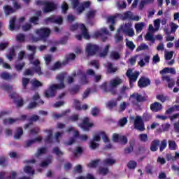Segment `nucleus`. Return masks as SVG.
<instances>
[{
    "mask_svg": "<svg viewBox=\"0 0 179 179\" xmlns=\"http://www.w3.org/2000/svg\"><path fill=\"white\" fill-rule=\"evenodd\" d=\"M167 148V140L164 139L163 141H161L160 145H159V152H163L164 149Z\"/></svg>",
    "mask_w": 179,
    "mask_h": 179,
    "instance_id": "obj_44",
    "label": "nucleus"
},
{
    "mask_svg": "<svg viewBox=\"0 0 179 179\" xmlns=\"http://www.w3.org/2000/svg\"><path fill=\"white\" fill-rule=\"evenodd\" d=\"M40 18L37 16H33L29 19V22L32 23L33 24H38V21Z\"/></svg>",
    "mask_w": 179,
    "mask_h": 179,
    "instance_id": "obj_57",
    "label": "nucleus"
},
{
    "mask_svg": "<svg viewBox=\"0 0 179 179\" xmlns=\"http://www.w3.org/2000/svg\"><path fill=\"white\" fill-rule=\"evenodd\" d=\"M34 54L35 53H31L29 55L28 58L31 64L34 65V67H32V69H34L36 73H38V75L40 76L43 73V71H41V66H40V60L36 59L34 61Z\"/></svg>",
    "mask_w": 179,
    "mask_h": 179,
    "instance_id": "obj_4",
    "label": "nucleus"
},
{
    "mask_svg": "<svg viewBox=\"0 0 179 179\" xmlns=\"http://www.w3.org/2000/svg\"><path fill=\"white\" fill-rule=\"evenodd\" d=\"M160 145V140L159 139H155L152 141L151 145H150V150L151 152H157V150L159 149L157 146Z\"/></svg>",
    "mask_w": 179,
    "mask_h": 179,
    "instance_id": "obj_19",
    "label": "nucleus"
},
{
    "mask_svg": "<svg viewBox=\"0 0 179 179\" xmlns=\"http://www.w3.org/2000/svg\"><path fill=\"white\" fill-rule=\"evenodd\" d=\"M143 27H145V23L141 22L135 24V29L136 31H142L143 30Z\"/></svg>",
    "mask_w": 179,
    "mask_h": 179,
    "instance_id": "obj_49",
    "label": "nucleus"
},
{
    "mask_svg": "<svg viewBox=\"0 0 179 179\" xmlns=\"http://www.w3.org/2000/svg\"><path fill=\"white\" fill-rule=\"evenodd\" d=\"M121 83H122L121 78H115L110 81V85L112 87H117L119 85H121Z\"/></svg>",
    "mask_w": 179,
    "mask_h": 179,
    "instance_id": "obj_27",
    "label": "nucleus"
},
{
    "mask_svg": "<svg viewBox=\"0 0 179 179\" xmlns=\"http://www.w3.org/2000/svg\"><path fill=\"white\" fill-rule=\"evenodd\" d=\"M25 65L26 63L22 62L21 64H15V68L17 72H20L24 68Z\"/></svg>",
    "mask_w": 179,
    "mask_h": 179,
    "instance_id": "obj_55",
    "label": "nucleus"
},
{
    "mask_svg": "<svg viewBox=\"0 0 179 179\" xmlns=\"http://www.w3.org/2000/svg\"><path fill=\"white\" fill-rule=\"evenodd\" d=\"M94 125L93 123H90V119L89 117H85L83 122L78 124V127L81 128L83 131H90V128H92Z\"/></svg>",
    "mask_w": 179,
    "mask_h": 179,
    "instance_id": "obj_10",
    "label": "nucleus"
},
{
    "mask_svg": "<svg viewBox=\"0 0 179 179\" xmlns=\"http://www.w3.org/2000/svg\"><path fill=\"white\" fill-rule=\"evenodd\" d=\"M71 5L72 9L74 10H77L78 13H83L85 12V10L87 8H90V1H85L83 3H80L79 0H71Z\"/></svg>",
    "mask_w": 179,
    "mask_h": 179,
    "instance_id": "obj_3",
    "label": "nucleus"
},
{
    "mask_svg": "<svg viewBox=\"0 0 179 179\" xmlns=\"http://www.w3.org/2000/svg\"><path fill=\"white\" fill-rule=\"evenodd\" d=\"M117 104H118V102H117V101H109L106 103V107L107 108H108V110H112L115 107H117Z\"/></svg>",
    "mask_w": 179,
    "mask_h": 179,
    "instance_id": "obj_34",
    "label": "nucleus"
},
{
    "mask_svg": "<svg viewBox=\"0 0 179 179\" xmlns=\"http://www.w3.org/2000/svg\"><path fill=\"white\" fill-rule=\"evenodd\" d=\"M99 50V45H93L92 43H88L86 47V52L87 53V55H89L90 57L96 55Z\"/></svg>",
    "mask_w": 179,
    "mask_h": 179,
    "instance_id": "obj_11",
    "label": "nucleus"
},
{
    "mask_svg": "<svg viewBox=\"0 0 179 179\" xmlns=\"http://www.w3.org/2000/svg\"><path fill=\"white\" fill-rule=\"evenodd\" d=\"M52 152L55 153L56 156H64V152H62V151H61L58 147H55Z\"/></svg>",
    "mask_w": 179,
    "mask_h": 179,
    "instance_id": "obj_51",
    "label": "nucleus"
},
{
    "mask_svg": "<svg viewBox=\"0 0 179 179\" xmlns=\"http://www.w3.org/2000/svg\"><path fill=\"white\" fill-rule=\"evenodd\" d=\"M169 150H177V143L176 141L169 140Z\"/></svg>",
    "mask_w": 179,
    "mask_h": 179,
    "instance_id": "obj_37",
    "label": "nucleus"
},
{
    "mask_svg": "<svg viewBox=\"0 0 179 179\" xmlns=\"http://www.w3.org/2000/svg\"><path fill=\"white\" fill-rule=\"evenodd\" d=\"M157 100H159V101H161V103H166V101H169V96H164V94H157L156 96Z\"/></svg>",
    "mask_w": 179,
    "mask_h": 179,
    "instance_id": "obj_32",
    "label": "nucleus"
},
{
    "mask_svg": "<svg viewBox=\"0 0 179 179\" xmlns=\"http://www.w3.org/2000/svg\"><path fill=\"white\" fill-rule=\"evenodd\" d=\"M103 34H108V31L106 28L101 29L100 31L95 32V37H101Z\"/></svg>",
    "mask_w": 179,
    "mask_h": 179,
    "instance_id": "obj_35",
    "label": "nucleus"
},
{
    "mask_svg": "<svg viewBox=\"0 0 179 179\" xmlns=\"http://www.w3.org/2000/svg\"><path fill=\"white\" fill-rule=\"evenodd\" d=\"M132 27V24L128 22L126 23L124 25H122L118 29H117V33H120V31H123V33H127L128 30H130Z\"/></svg>",
    "mask_w": 179,
    "mask_h": 179,
    "instance_id": "obj_21",
    "label": "nucleus"
},
{
    "mask_svg": "<svg viewBox=\"0 0 179 179\" xmlns=\"http://www.w3.org/2000/svg\"><path fill=\"white\" fill-rule=\"evenodd\" d=\"M119 143H121V145H127V143H128V138L125 136H120Z\"/></svg>",
    "mask_w": 179,
    "mask_h": 179,
    "instance_id": "obj_53",
    "label": "nucleus"
},
{
    "mask_svg": "<svg viewBox=\"0 0 179 179\" xmlns=\"http://www.w3.org/2000/svg\"><path fill=\"white\" fill-rule=\"evenodd\" d=\"M110 58H112V59H115L117 61L120 59V58H121V55H120V53H118V52L112 51L110 52Z\"/></svg>",
    "mask_w": 179,
    "mask_h": 179,
    "instance_id": "obj_42",
    "label": "nucleus"
},
{
    "mask_svg": "<svg viewBox=\"0 0 179 179\" xmlns=\"http://www.w3.org/2000/svg\"><path fill=\"white\" fill-rule=\"evenodd\" d=\"M82 153H83V149L82 147H76V150L73 151V155L76 157H78V155H82Z\"/></svg>",
    "mask_w": 179,
    "mask_h": 179,
    "instance_id": "obj_40",
    "label": "nucleus"
},
{
    "mask_svg": "<svg viewBox=\"0 0 179 179\" xmlns=\"http://www.w3.org/2000/svg\"><path fill=\"white\" fill-rule=\"evenodd\" d=\"M1 89L5 90L6 92H10L12 90V86L6 83H3L1 85Z\"/></svg>",
    "mask_w": 179,
    "mask_h": 179,
    "instance_id": "obj_48",
    "label": "nucleus"
},
{
    "mask_svg": "<svg viewBox=\"0 0 179 179\" xmlns=\"http://www.w3.org/2000/svg\"><path fill=\"white\" fill-rule=\"evenodd\" d=\"M162 80L163 81L166 80L167 82L168 87L169 89H171V87H173L176 85L174 80L171 78L170 76H162Z\"/></svg>",
    "mask_w": 179,
    "mask_h": 179,
    "instance_id": "obj_18",
    "label": "nucleus"
},
{
    "mask_svg": "<svg viewBox=\"0 0 179 179\" xmlns=\"http://www.w3.org/2000/svg\"><path fill=\"white\" fill-rule=\"evenodd\" d=\"M139 139L141 142H148V134H141L139 135Z\"/></svg>",
    "mask_w": 179,
    "mask_h": 179,
    "instance_id": "obj_61",
    "label": "nucleus"
},
{
    "mask_svg": "<svg viewBox=\"0 0 179 179\" xmlns=\"http://www.w3.org/2000/svg\"><path fill=\"white\" fill-rule=\"evenodd\" d=\"M102 163L104 166H113V164H115V160L111 158H107L103 159Z\"/></svg>",
    "mask_w": 179,
    "mask_h": 179,
    "instance_id": "obj_30",
    "label": "nucleus"
},
{
    "mask_svg": "<svg viewBox=\"0 0 179 179\" xmlns=\"http://www.w3.org/2000/svg\"><path fill=\"white\" fill-rule=\"evenodd\" d=\"M17 119H13L12 117L10 118H5L3 120V125H12V124H15V122H17Z\"/></svg>",
    "mask_w": 179,
    "mask_h": 179,
    "instance_id": "obj_28",
    "label": "nucleus"
},
{
    "mask_svg": "<svg viewBox=\"0 0 179 179\" xmlns=\"http://www.w3.org/2000/svg\"><path fill=\"white\" fill-rule=\"evenodd\" d=\"M76 58V55L75 53H70L69 55L66 56L65 61L63 62L64 65H66L69 61H73Z\"/></svg>",
    "mask_w": 179,
    "mask_h": 179,
    "instance_id": "obj_26",
    "label": "nucleus"
},
{
    "mask_svg": "<svg viewBox=\"0 0 179 179\" xmlns=\"http://www.w3.org/2000/svg\"><path fill=\"white\" fill-rule=\"evenodd\" d=\"M77 75L78 76H80V80L81 85H87V83H89V80H87V76L85 72H83V71L78 70L77 71Z\"/></svg>",
    "mask_w": 179,
    "mask_h": 179,
    "instance_id": "obj_14",
    "label": "nucleus"
},
{
    "mask_svg": "<svg viewBox=\"0 0 179 179\" xmlns=\"http://www.w3.org/2000/svg\"><path fill=\"white\" fill-rule=\"evenodd\" d=\"M80 91V86L76 85L71 88L69 89V92L72 96H75V94H78V92Z\"/></svg>",
    "mask_w": 179,
    "mask_h": 179,
    "instance_id": "obj_22",
    "label": "nucleus"
},
{
    "mask_svg": "<svg viewBox=\"0 0 179 179\" xmlns=\"http://www.w3.org/2000/svg\"><path fill=\"white\" fill-rule=\"evenodd\" d=\"M45 22L48 24V23H55L56 24H62L64 22V19L62 17H57L56 15H50L45 19Z\"/></svg>",
    "mask_w": 179,
    "mask_h": 179,
    "instance_id": "obj_9",
    "label": "nucleus"
},
{
    "mask_svg": "<svg viewBox=\"0 0 179 179\" xmlns=\"http://www.w3.org/2000/svg\"><path fill=\"white\" fill-rule=\"evenodd\" d=\"M134 143H130L129 146L124 148V154L129 155V153H132L134 152Z\"/></svg>",
    "mask_w": 179,
    "mask_h": 179,
    "instance_id": "obj_38",
    "label": "nucleus"
},
{
    "mask_svg": "<svg viewBox=\"0 0 179 179\" xmlns=\"http://www.w3.org/2000/svg\"><path fill=\"white\" fill-rule=\"evenodd\" d=\"M108 50H110V45H107L103 49V52L99 54L100 57H107Z\"/></svg>",
    "mask_w": 179,
    "mask_h": 179,
    "instance_id": "obj_58",
    "label": "nucleus"
},
{
    "mask_svg": "<svg viewBox=\"0 0 179 179\" xmlns=\"http://www.w3.org/2000/svg\"><path fill=\"white\" fill-rule=\"evenodd\" d=\"M80 29L82 31V34L76 35V38L79 41L82 40L83 38L85 40H89V38H90V35L89 34V32H87L86 25H85V24H80Z\"/></svg>",
    "mask_w": 179,
    "mask_h": 179,
    "instance_id": "obj_8",
    "label": "nucleus"
},
{
    "mask_svg": "<svg viewBox=\"0 0 179 179\" xmlns=\"http://www.w3.org/2000/svg\"><path fill=\"white\" fill-rule=\"evenodd\" d=\"M96 13H97V11L96 10H90L87 13V18L88 20H90V19H94L96 16Z\"/></svg>",
    "mask_w": 179,
    "mask_h": 179,
    "instance_id": "obj_39",
    "label": "nucleus"
},
{
    "mask_svg": "<svg viewBox=\"0 0 179 179\" xmlns=\"http://www.w3.org/2000/svg\"><path fill=\"white\" fill-rule=\"evenodd\" d=\"M3 9H4L5 15H6V16L15 12V10H13V8L10 7V6H4Z\"/></svg>",
    "mask_w": 179,
    "mask_h": 179,
    "instance_id": "obj_36",
    "label": "nucleus"
},
{
    "mask_svg": "<svg viewBox=\"0 0 179 179\" xmlns=\"http://www.w3.org/2000/svg\"><path fill=\"white\" fill-rule=\"evenodd\" d=\"M108 173H110L108 168L100 166L98 169V174H99V176H107Z\"/></svg>",
    "mask_w": 179,
    "mask_h": 179,
    "instance_id": "obj_25",
    "label": "nucleus"
},
{
    "mask_svg": "<svg viewBox=\"0 0 179 179\" xmlns=\"http://www.w3.org/2000/svg\"><path fill=\"white\" fill-rule=\"evenodd\" d=\"M117 71H118V68L113 66L112 63H108L107 67L108 73H115Z\"/></svg>",
    "mask_w": 179,
    "mask_h": 179,
    "instance_id": "obj_31",
    "label": "nucleus"
},
{
    "mask_svg": "<svg viewBox=\"0 0 179 179\" xmlns=\"http://www.w3.org/2000/svg\"><path fill=\"white\" fill-rule=\"evenodd\" d=\"M69 121L71 122H76V121H79V115L78 114H73L69 117Z\"/></svg>",
    "mask_w": 179,
    "mask_h": 179,
    "instance_id": "obj_54",
    "label": "nucleus"
},
{
    "mask_svg": "<svg viewBox=\"0 0 179 179\" xmlns=\"http://www.w3.org/2000/svg\"><path fill=\"white\" fill-rule=\"evenodd\" d=\"M57 79L60 83L59 84L52 85L48 90L44 92L45 97L50 99V97H55L57 95V90L65 89V73H62L57 76Z\"/></svg>",
    "mask_w": 179,
    "mask_h": 179,
    "instance_id": "obj_1",
    "label": "nucleus"
},
{
    "mask_svg": "<svg viewBox=\"0 0 179 179\" xmlns=\"http://www.w3.org/2000/svg\"><path fill=\"white\" fill-rule=\"evenodd\" d=\"M23 135V128L17 127L15 130L14 139H20Z\"/></svg>",
    "mask_w": 179,
    "mask_h": 179,
    "instance_id": "obj_23",
    "label": "nucleus"
},
{
    "mask_svg": "<svg viewBox=\"0 0 179 179\" xmlns=\"http://www.w3.org/2000/svg\"><path fill=\"white\" fill-rule=\"evenodd\" d=\"M152 120V115L149 113H145L143 115V119L142 117L137 115L136 116V119L134 120V128L135 129H137V131H140V132H143L145 129V122L150 121Z\"/></svg>",
    "mask_w": 179,
    "mask_h": 179,
    "instance_id": "obj_2",
    "label": "nucleus"
},
{
    "mask_svg": "<svg viewBox=\"0 0 179 179\" xmlns=\"http://www.w3.org/2000/svg\"><path fill=\"white\" fill-rule=\"evenodd\" d=\"M117 15H112L108 17L107 19V22L108 23H112V24H110L109 26V29L110 30V31H114V30H115V28L114 27V24H115V20L117 19Z\"/></svg>",
    "mask_w": 179,
    "mask_h": 179,
    "instance_id": "obj_16",
    "label": "nucleus"
},
{
    "mask_svg": "<svg viewBox=\"0 0 179 179\" xmlns=\"http://www.w3.org/2000/svg\"><path fill=\"white\" fill-rule=\"evenodd\" d=\"M45 153H47V148L43 147V148L38 149V151L35 154V156L37 159H38V157H40V156H41V155H44Z\"/></svg>",
    "mask_w": 179,
    "mask_h": 179,
    "instance_id": "obj_33",
    "label": "nucleus"
},
{
    "mask_svg": "<svg viewBox=\"0 0 179 179\" xmlns=\"http://www.w3.org/2000/svg\"><path fill=\"white\" fill-rule=\"evenodd\" d=\"M45 132H47V134H48V135L45 138V143H52V142H53L52 130V129H46V130H45Z\"/></svg>",
    "mask_w": 179,
    "mask_h": 179,
    "instance_id": "obj_20",
    "label": "nucleus"
},
{
    "mask_svg": "<svg viewBox=\"0 0 179 179\" xmlns=\"http://www.w3.org/2000/svg\"><path fill=\"white\" fill-rule=\"evenodd\" d=\"M99 135H102V139L103 142H105V143L110 142V138H108V136H107V134H106V132L101 131V133H99Z\"/></svg>",
    "mask_w": 179,
    "mask_h": 179,
    "instance_id": "obj_59",
    "label": "nucleus"
},
{
    "mask_svg": "<svg viewBox=\"0 0 179 179\" xmlns=\"http://www.w3.org/2000/svg\"><path fill=\"white\" fill-rule=\"evenodd\" d=\"M22 80L23 89H26V87H27V85H29V83H30V78H26L23 77Z\"/></svg>",
    "mask_w": 179,
    "mask_h": 179,
    "instance_id": "obj_62",
    "label": "nucleus"
},
{
    "mask_svg": "<svg viewBox=\"0 0 179 179\" xmlns=\"http://www.w3.org/2000/svg\"><path fill=\"white\" fill-rule=\"evenodd\" d=\"M162 108L163 106L159 102H154L150 105V110L153 113H159V111H162Z\"/></svg>",
    "mask_w": 179,
    "mask_h": 179,
    "instance_id": "obj_15",
    "label": "nucleus"
},
{
    "mask_svg": "<svg viewBox=\"0 0 179 179\" xmlns=\"http://www.w3.org/2000/svg\"><path fill=\"white\" fill-rule=\"evenodd\" d=\"M140 74L141 73H139V71H136L134 73H132V69H129L126 73V76L129 79V85H132V83H135V82L138 80V78L139 77Z\"/></svg>",
    "mask_w": 179,
    "mask_h": 179,
    "instance_id": "obj_7",
    "label": "nucleus"
},
{
    "mask_svg": "<svg viewBox=\"0 0 179 179\" xmlns=\"http://www.w3.org/2000/svg\"><path fill=\"white\" fill-rule=\"evenodd\" d=\"M130 97L135 99L137 103H143L144 101H146V97L142 96L141 94H138V93L132 94L130 96Z\"/></svg>",
    "mask_w": 179,
    "mask_h": 179,
    "instance_id": "obj_17",
    "label": "nucleus"
},
{
    "mask_svg": "<svg viewBox=\"0 0 179 179\" xmlns=\"http://www.w3.org/2000/svg\"><path fill=\"white\" fill-rule=\"evenodd\" d=\"M24 172L26 173V174H29V176H34V174H36V171H34L33 167L30 166H25L24 167Z\"/></svg>",
    "mask_w": 179,
    "mask_h": 179,
    "instance_id": "obj_24",
    "label": "nucleus"
},
{
    "mask_svg": "<svg viewBox=\"0 0 179 179\" xmlns=\"http://www.w3.org/2000/svg\"><path fill=\"white\" fill-rule=\"evenodd\" d=\"M1 78L4 80H8L9 79H12V76H10L8 73L3 72L1 74Z\"/></svg>",
    "mask_w": 179,
    "mask_h": 179,
    "instance_id": "obj_52",
    "label": "nucleus"
},
{
    "mask_svg": "<svg viewBox=\"0 0 179 179\" xmlns=\"http://www.w3.org/2000/svg\"><path fill=\"white\" fill-rule=\"evenodd\" d=\"M36 34L45 43L48 37H50V34H51V29L49 28H41L36 30Z\"/></svg>",
    "mask_w": 179,
    "mask_h": 179,
    "instance_id": "obj_6",
    "label": "nucleus"
},
{
    "mask_svg": "<svg viewBox=\"0 0 179 179\" xmlns=\"http://www.w3.org/2000/svg\"><path fill=\"white\" fill-rule=\"evenodd\" d=\"M138 166V163L135 161H130L127 164V167L129 169V170H134L135 168Z\"/></svg>",
    "mask_w": 179,
    "mask_h": 179,
    "instance_id": "obj_43",
    "label": "nucleus"
},
{
    "mask_svg": "<svg viewBox=\"0 0 179 179\" xmlns=\"http://www.w3.org/2000/svg\"><path fill=\"white\" fill-rule=\"evenodd\" d=\"M145 40H146V41H151L152 43H154L155 39V37H153V34L148 32L145 36Z\"/></svg>",
    "mask_w": 179,
    "mask_h": 179,
    "instance_id": "obj_45",
    "label": "nucleus"
},
{
    "mask_svg": "<svg viewBox=\"0 0 179 179\" xmlns=\"http://www.w3.org/2000/svg\"><path fill=\"white\" fill-rule=\"evenodd\" d=\"M100 162H101L100 159L92 160L90 162V164H88V167H90V169H96V167L99 166Z\"/></svg>",
    "mask_w": 179,
    "mask_h": 179,
    "instance_id": "obj_29",
    "label": "nucleus"
},
{
    "mask_svg": "<svg viewBox=\"0 0 179 179\" xmlns=\"http://www.w3.org/2000/svg\"><path fill=\"white\" fill-rule=\"evenodd\" d=\"M100 113V109L97 106L94 107L91 110V114L92 117H97Z\"/></svg>",
    "mask_w": 179,
    "mask_h": 179,
    "instance_id": "obj_46",
    "label": "nucleus"
},
{
    "mask_svg": "<svg viewBox=\"0 0 179 179\" xmlns=\"http://www.w3.org/2000/svg\"><path fill=\"white\" fill-rule=\"evenodd\" d=\"M126 45L129 50H131V51H134L135 50V44L131 41H127Z\"/></svg>",
    "mask_w": 179,
    "mask_h": 179,
    "instance_id": "obj_50",
    "label": "nucleus"
},
{
    "mask_svg": "<svg viewBox=\"0 0 179 179\" xmlns=\"http://www.w3.org/2000/svg\"><path fill=\"white\" fill-rule=\"evenodd\" d=\"M73 106L75 107L76 110H77L78 111H80V110H82L80 102L78 101V99H74Z\"/></svg>",
    "mask_w": 179,
    "mask_h": 179,
    "instance_id": "obj_56",
    "label": "nucleus"
},
{
    "mask_svg": "<svg viewBox=\"0 0 179 179\" xmlns=\"http://www.w3.org/2000/svg\"><path fill=\"white\" fill-rule=\"evenodd\" d=\"M16 29V17H13L10 20V30L13 31Z\"/></svg>",
    "mask_w": 179,
    "mask_h": 179,
    "instance_id": "obj_41",
    "label": "nucleus"
},
{
    "mask_svg": "<svg viewBox=\"0 0 179 179\" xmlns=\"http://www.w3.org/2000/svg\"><path fill=\"white\" fill-rule=\"evenodd\" d=\"M150 78L145 77V76H141L138 81V86L140 89H145V87H148V86H150Z\"/></svg>",
    "mask_w": 179,
    "mask_h": 179,
    "instance_id": "obj_12",
    "label": "nucleus"
},
{
    "mask_svg": "<svg viewBox=\"0 0 179 179\" xmlns=\"http://www.w3.org/2000/svg\"><path fill=\"white\" fill-rule=\"evenodd\" d=\"M128 122V119L127 117H123L120 119L118 122L120 127H124Z\"/></svg>",
    "mask_w": 179,
    "mask_h": 179,
    "instance_id": "obj_64",
    "label": "nucleus"
},
{
    "mask_svg": "<svg viewBox=\"0 0 179 179\" xmlns=\"http://www.w3.org/2000/svg\"><path fill=\"white\" fill-rule=\"evenodd\" d=\"M17 41L23 42L26 40V36L23 34H19L16 36Z\"/></svg>",
    "mask_w": 179,
    "mask_h": 179,
    "instance_id": "obj_63",
    "label": "nucleus"
},
{
    "mask_svg": "<svg viewBox=\"0 0 179 179\" xmlns=\"http://www.w3.org/2000/svg\"><path fill=\"white\" fill-rule=\"evenodd\" d=\"M57 10V5L52 1H45L44 3L43 12L44 13H50Z\"/></svg>",
    "mask_w": 179,
    "mask_h": 179,
    "instance_id": "obj_13",
    "label": "nucleus"
},
{
    "mask_svg": "<svg viewBox=\"0 0 179 179\" xmlns=\"http://www.w3.org/2000/svg\"><path fill=\"white\" fill-rule=\"evenodd\" d=\"M51 163V159H48L45 161H43L40 164V167H48V164H50Z\"/></svg>",
    "mask_w": 179,
    "mask_h": 179,
    "instance_id": "obj_60",
    "label": "nucleus"
},
{
    "mask_svg": "<svg viewBox=\"0 0 179 179\" xmlns=\"http://www.w3.org/2000/svg\"><path fill=\"white\" fill-rule=\"evenodd\" d=\"M34 69L33 68L26 69L24 72V76H33L34 75Z\"/></svg>",
    "mask_w": 179,
    "mask_h": 179,
    "instance_id": "obj_47",
    "label": "nucleus"
},
{
    "mask_svg": "<svg viewBox=\"0 0 179 179\" xmlns=\"http://www.w3.org/2000/svg\"><path fill=\"white\" fill-rule=\"evenodd\" d=\"M116 16L122 19V20H135L136 22H139V16L134 15L132 11H126L123 14H117Z\"/></svg>",
    "mask_w": 179,
    "mask_h": 179,
    "instance_id": "obj_5",
    "label": "nucleus"
}]
</instances>
